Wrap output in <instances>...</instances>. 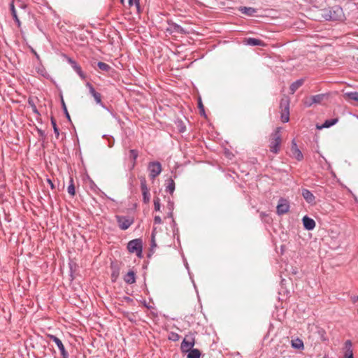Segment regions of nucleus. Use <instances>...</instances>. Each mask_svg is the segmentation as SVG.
<instances>
[{
	"label": "nucleus",
	"instance_id": "nucleus-53",
	"mask_svg": "<svg viewBox=\"0 0 358 358\" xmlns=\"http://www.w3.org/2000/svg\"><path fill=\"white\" fill-rule=\"evenodd\" d=\"M180 132H183V131H184V130L181 129H180Z\"/></svg>",
	"mask_w": 358,
	"mask_h": 358
},
{
	"label": "nucleus",
	"instance_id": "nucleus-22",
	"mask_svg": "<svg viewBox=\"0 0 358 358\" xmlns=\"http://www.w3.org/2000/svg\"><path fill=\"white\" fill-rule=\"evenodd\" d=\"M303 84V80L299 79L292 83L289 90L292 94H294L302 85Z\"/></svg>",
	"mask_w": 358,
	"mask_h": 358
},
{
	"label": "nucleus",
	"instance_id": "nucleus-4",
	"mask_svg": "<svg viewBox=\"0 0 358 358\" xmlns=\"http://www.w3.org/2000/svg\"><path fill=\"white\" fill-rule=\"evenodd\" d=\"M127 249L131 253H136L137 257H142L143 241L141 238L130 241L127 244Z\"/></svg>",
	"mask_w": 358,
	"mask_h": 358
},
{
	"label": "nucleus",
	"instance_id": "nucleus-33",
	"mask_svg": "<svg viewBox=\"0 0 358 358\" xmlns=\"http://www.w3.org/2000/svg\"><path fill=\"white\" fill-rule=\"evenodd\" d=\"M51 124L53 127L54 133H55L56 137L58 138L59 135V129L57 126L56 121L53 117H51Z\"/></svg>",
	"mask_w": 358,
	"mask_h": 358
},
{
	"label": "nucleus",
	"instance_id": "nucleus-41",
	"mask_svg": "<svg viewBox=\"0 0 358 358\" xmlns=\"http://www.w3.org/2000/svg\"><path fill=\"white\" fill-rule=\"evenodd\" d=\"M162 218L159 216H158V215L155 216V217H154V223L155 224H159L162 223Z\"/></svg>",
	"mask_w": 358,
	"mask_h": 358
},
{
	"label": "nucleus",
	"instance_id": "nucleus-34",
	"mask_svg": "<svg viewBox=\"0 0 358 358\" xmlns=\"http://www.w3.org/2000/svg\"><path fill=\"white\" fill-rule=\"evenodd\" d=\"M169 339L173 341H178L180 339V335L175 332H171L169 336Z\"/></svg>",
	"mask_w": 358,
	"mask_h": 358
},
{
	"label": "nucleus",
	"instance_id": "nucleus-46",
	"mask_svg": "<svg viewBox=\"0 0 358 358\" xmlns=\"http://www.w3.org/2000/svg\"><path fill=\"white\" fill-rule=\"evenodd\" d=\"M62 358H69V352H64L63 354H61Z\"/></svg>",
	"mask_w": 358,
	"mask_h": 358
},
{
	"label": "nucleus",
	"instance_id": "nucleus-51",
	"mask_svg": "<svg viewBox=\"0 0 358 358\" xmlns=\"http://www.w3.org/2000/svg\"><path fill=\"white\" fill-rule=\"evenodd\" d=\"M265 215H266V214H265V213H261V216H262V217L265 216Z\"/></svg>",
	"mask_w": 358,
	"mask_h": 358
},
{
	"label": "nucleus",
	"instance_id": "nucleus-49",
	"mask_svg": "<svg viewBox=\"0 0 358 358\" xmlns=\"http://www.w3.org/2000/svg\"><path fill=\"white\" fill-rule=\"evenodd\" d=\"M152 247H156V243H155V241L154 240V236H152Z\"/></svg>",
	"mask_w": 358,
	"mask_h": 358
},
{
	"label": "nucleus",
	"instance_id": "nucleus-3",
	"mask_svg": "<svg viewBox=\"0 0 358 358\" xmlns=\"http://www.w3.org/2000/svg\"><path fill=\"white\" fill-rule=\"evenodd\" d=\"M280 109L281 113L280 119L284 123L289 120V99L288 97H283L280 102Z\"/></svg>",
	"mask_w": 358,
	"mask_h": 358
},
{
	"label": "nucleus",
	"instance_id": "nucleus-39",
	"mask_svg": "<svg viewBox=\"0 0 358 358\" xmlns=\"http://www.w3.org/2000/svg\"><path fill=\"white\" fill-rule=\"evenodd\" d=\"M129 4L130 6H136L138 9L140 6L139 0H129Z\"/></svg>",
	"mask_w": 358,
	"mask_h": 358
},
{
	"label": "nucleus",
	"instance_id": "nucleus-17",
	"mask_svg": "<svg viewBox=\"0 0 358 358\" xmlns=\"http://www.w3.org/2000/svg\"><path fill=\"white\" fill-rule=\"evenodd\" d=\"M238 10L248 16H253L256 13V9L252 7L241 6Z\"/></svg>",
	"mask_w": 358,
	"mask_h": 358
},
{
	"label": "nucleus",
	"instance_id": "nucleus-35",
	"mask_svg": "<svg viewBox=\"0 0 358 358\" xmlns=\"http://www.w3.org/2000/svg\"><path fill=\"white\" fill-rule=\"evenodd\" d=\"M62 109L65 113V115L66 117V118L69 120V121H71V117H70V115L67 110V108H66V106L64 101L63 99H62Z\"/></svg>",
	"mask_w": 358,
	"mask_h": 358
},
{
	"label": "nucleus",
	"instance_id": "nucleus-48",
	"mask_svg": "<svg viewBox=\"0 0 358 358\" xmlns=\"http://www.w3.org/2000/svg\"><path fill=\"white\" fill-rule=\"evenodd\" d=\"M38 134H39V135H40L41 136H43H43H45V133H44V131H42V130H38Z\"/></svg>",
	"mask_w": 358,
	"mask_h": 358
},
{
	"label": "nucleus",
	"instance_id": "nucleus-28",
	"mask_svg": "<svg viewBox=\"0 0 358 358\" xmlns=\"http://www.w3.org/2000/svg\"><path fill=\"white\" fill-rule=\"evenodd\" d=\"M138 156V152L137 150H129V158L133 160V164L132 166L134 167L136 164V160Z\"/></svg>",
	"mask_w": 358,
	"mask_h": 358
},
{
	"label": "nucleus",
	"instance_id": "nucleus-26",
	"mask_svg": "<svg viewBox=\"0 0 358 358\" xmlns=\"http://www.w3.org/2000/svg\"><path fill=\"white\" fill-rule=\"evenodd\" d=\"M140 182H141V189L142 193L150 192V189L148 187L147 182L145 178L143 176L139 177Z\"/></svg>",
	"mask_w": 358,
	"mask_h": 358
},
{
	"label": "nucleus",
	"instance_id": "nucleus-37",
	"mask_svg": "<svg viewBox=\"0 0 358 358\" xmlns=\"http://www.w3.org/2000/svg\"><path fill=\"white\" fill-rule=\"evenodd\" d=\"M143 200L145 203H148L150 200V192L142 193Z\"/></svg>",
	"mask_w": 358,
	"mask_h": 358
},
{
	"label": "nucleus",
	"instance_id": "nucleus-27",
	"mask_svg": "<svg viewBox=\"0 0 358 358\" xmlns=\"http://www.w3.org/2000/svg\"><path fill=\"white\" fill-rule=\"evenodd\" d=\"M67 192L72 196H75V194H76L75 185L73 183V179L72 178H70V181H69V185L67 188Z\"/></svg>",
	"mask_w": 358,
	"mask_h": 358
},
{
	"label": "nucleus",
	"instance_id": "nucleus-32",
	"mask_svg": "<svg viewBox=\"0 0 358 358\" xmlns=\"http://www.w3.org/2000/svg\"><path fill=\"white\" fill-rule=\"evenodd\" d=\"M198 108L199 109L200 115L206 117V115L205 110H204V106L202 103V101H201V98H199L198 100Z\"/></svg>",
	"mask_w": 358,
	"mask_h": 358
},
{
	"label": "nucleus",
	"instance_id": "nucleus-25",
	"mask_svg": "<svg viewBox=\"0 0 358 358\" xmlns=\"http://www.w3.org/2000/svg\"><path fill=\"white\" fill-rule=\"evenodd\" d=\"M292 347L296 350H302L304 348L303 342L299 338L292 341Z\"/></svg>",
	"mask_w": 358,
	"mask_h": 358
},
{
	"label": "nucleus",
	"instance_id": "nucleus-44",
	"mask_svg": "<svg viewBox=\"0 0 358 358\" xmlns=\"http://www.w3.org/2000/svg\"><path fill=\"white\" fill-rule=\"evenodd\" d=\"M47 182L50 184L51 189H54L55 185H54L53 182H52V180L50 179H48Z\"/></svg>",
	"mask_w": 358,
	"mask_h": 358
},
{
	"label": "nucleus",
	"instance_id": "nucleus-52",
	"mask_svg": "<svg viewBox=\"0 0 358 358\" xmlns=\"http://www.w3.org/2000/svg\"><path fill=\"white\" fill-rule=\"evenodd\" d=\"M34 52L35 56H36L37 57H38V55H37V53H36V52H34Z\"/></svg>",
	"mask_w": 358,
	"mask_h": 358
},
{
	"label": "nucleus",
	"instance_id": "nucleus-40",
	"mask_svg": "<svg viewBox=\"0 0 358 358\" xmlns=\"http://www.w3.org/2000/svg\"><path fill=\"white\" fill-rule=\"evenodd\" d=\"M10 10L12 15L17 13L13 1H12L11 3H10Z\"/></svg>",
	"mask_w": 358,
	"mask_h": 358
},
{
	"label": "nucleus",
	"instance_id": "nucleus-20",
	"mask_svg": "<svg viewBox=\"0 0 358 358\" xmlns=\"http://www.w3.org/2000/svg\"><path fill=\"white\" fill-rule=\"evenodd\" d=\"M338 121V118H333L324 121V122L320 127H317L318 129H324V128H329L334 124H336Z\"/></svg>",
	"mask_w": 358,
	"mask_h": 358
},
{
	"label": "nucleus",
	"instance_id": "nucleus-18",
	"mask_svg": "<svg viewBox=\"0 0 358 358\" xmlns=\"http://www.w3.org/2000/svg\"><path fill=\"white\" fill-rule=\"evenodd\" d=\"M176 184L172 178H169L166 180V188L165 191L166 192L170 193L171 194H173L175 190Z\"/></svg>",
	"mask_w": 358,
	"mask_h": 358
},
{
	"label": "nucleus",
	"instance_id": "nucleus-10",
	"mask_svg": "<svg viewBox=\"0 0 358 358\" xmlns=\"http://www.w3.org/2000/svg\"><path fill=\"white\" fill-rule=\"evenodd\" d=\"M325 96L326 95L324 94L310 96V97L307 98L306 101H305V105L307 106H310L313 103H320L324 100Z\"/></svg>",
	"mask_w": 358,
	"mask_h": 358
},
{
	"label": "nucleus",
	"instance_id": "nucleus-31",
	"mask_svg": "<svg viewBox=\"0 0 358 358\" xmlns=\"http://www.w3.org/2000/svg\"><path fill=\"white\" fill-rule=\"evenodd\" d=\"M112 273H111V278L113 282H115L117 278L119 276L120 274V269L117 267H113L112 266Z\"/></svg>",
	"mask_w": 358,
	"mask_h": 358
},
{
	"label": "nucleus",
	"instance_id": "nucleus-11",
	"mask_svg": "<svg viewBox=\"0 0 358 358\" xmlns=\"http://www.w3.org/2000/svg\"><path fill=\"white\" fill-rule=\"evenodd\" d=\"M68 62L71 64V67L73 70L79 75V76L83 79H85V75L83 72L80 66L71 57L67 58Z\"/></svg>",
	"mask_w": 358,
	"mask_h": 358
},
{
	"label": "nucleus",
	"instance_id": "nucleus-24",
	"mask_svg": "<svg viewBox=\"0 0 358 358\" xmlns=\"http://www.w3.org/2000/svg\"><path fill=\"white\" fill-rule=\"evenodd\" d=\"M201 355V353L199 350L193 348L187 351V358H200Z\"/></svg>",
	"mask_w": 358,
	"mask_h": 358
},
{
	"label": "nucleus",
	"instance_id": "nucleus-29",
	"mask_svg": "<svg viewBox=\"0 0 358 358\" xmlns=\"http://www.w3.org/2000/svg\"><path fill=\"white\" fill-rule=\"evenodd\" d=\"M345 96L351 100L358 102V92H351L345 94Z\"/></svg>",
	"mask_w": 358,
	"mask_h": 358
},
{
	"label": "nucleus",
	"instance_id": "nucleus-43",
	"mask_svg": "<svg viewBox=\"0 0 358 358\" xmlns=\"http://www.w3.org/2000/svg\"><path fill=\"white\" fill-rule=\"evenodd\" d=\"M167 206H168V208H169V210H173V203L172 201H169Z\"/></svg>",
	"mask_w": 358,
	"mask_h": 358
},
{
	"label": "nucleus",
	"instance_id": "nucleus-14",
	"mask_svg": "<svg viewBox=\"0 0 358 358\" xmlns=\"http://www.w3.org/2000/svg\"><path fill=\"white\" fill-rule=\"evenodd\" d=\"M48 336L50 338V340H52L57 345V348H59L61 354H63L64 352H67V351L65 349V347L64 344L62 343V341L57 338L55 335L49 334Z\"/></svg>",
	"mask_w": 358,
	"mask_h": 358
},
{
	"label": "nucleus",
	"instance_id": "nucleus-55",
	"mask_svg": "<svg viewBox=\"0 0 358 358\" xmlns=\"http://www.w3.org/2000/svg\"><path fill=\"white\" fill-rule=\"evenodd\" d=\"M357 313H358V310H357Z\"/></svg>",
	"mask_w": 358,
	"mask_h": 358
},
{
	"label": "nucleus",
	"instance_id": "nucleus-30",
	"mask_svg": "<svg viewBox=\"0 0 358 358\" xmlns=\"http://www.w3.org/2000/svg\"><path fill=\"white\" fill-rule=\"evenodd\" d=\"M97 66L100 70L105 72H108L110 69V66L108 64L102 62H99Z\"/></svg>",
	"mask_w": 358,
	"mask_h": 358
},
{
	"label": "nucleus",
	"instance_id": "nucleus-36",
	"mask_svg": "<svg viewBox=\"0 0 358 358\" xmlns=\"http://www.w3.org/2000/svg\"><path fill=\"white\" fill-rule=\"evenodd\" d=\"M160 207V199L158 197H156L154 199V208L156 211H159Z\"/></svg>",
	"mask_w": 358,
	"mask_h": 358
},
{
	"label": "nucleus",
	"instance_id": "nucleus-5",
	"mask_svg": "<svg viewBox=\"0 0 358 358\" xmlns=\"http://www.w3.org/2000/svg\"><path fill=\"white\" fill-rule=\"evenodd\" d=\"M148 169L150 172V178L154 180L158 176L162 171V164L159 162H151L148 164Z\"/></svg>",
	"mask_w": 358,
	"mask_h": 358
},
{
	"label": "nucleus",
	"instance_id": "nucleus-8",
	"mask_svg": "<svg viewBox=\"0 0 358 358\" xmlns=\"http://www.w3.org/2000/svg\"><path fill=\"white\" fill-rule=\"evenodd\" d=\"M116 220L119 227L122 230L127 229L133 223V220L125 216L117 215Z\"/></svg>",
	"mask_w": 358,
	"mask_h": 358
},
{
	"label": "nucleus",
	"instance_id": "nucleus-38",
	"mask_svg": "<svg viewBox=\"0 0 358 358\" xmlns=\"http://www.w3.org/2000/svg\"><path fill=\"white\" fill-rule=\"evenodd\" d=\"M28 103L31 106L34 113H35L36 114H39V113H38V110L36 108V106H35L33 100L29 99Z\"/></svg>",
	"mask_w": 358,
	"mask_h": 358
},
{
	"label": "nucleus",
	"instance_id": "nucleus-12",
	"mask_svg": "<svg viewBox=\"0 0 358 358\" xmlns=\"http://www.w3.org/2000/svg\"><path fill=\"white\" fill-rule=\"evenodd\" d=\"M301 195L308 203L311 205L315 203V196L310 190L307 189H302Z\"/></svg>",
	"mask_w": 358,
	"mask_h": 358
},
{
	"label": "nucleus",
	"instance_id": "nucleus-9",
	"mask_svg": "<svg viewBox=\"0 0 358 358\" xmlns=\"http://www.w3.org/2000/svg\"><path fill=\"white\" fill-rule=\"evenodd\" d=\"M85 85L89 90L90 94L94 97L96 103L104 108L105 106L101 101V94L95 90L90 83L87 82Z\"/></svg>",
	"mask_w": 358,
	"mask_h": 358
},
{
	"label": "nucleus",
	"instance_id": "nucleus-50",
	"mask_svg": "<svg viewBox=\"0 0 358 358\" xmlns=\"http://www.w3.org/2000/svg\"><path fill=\"white\" fill-rule=\"evenodd\" d=\"M173 210H170L169 213V217H172V215H173V213H172Z\"/></svg>",
	"mask_w": 358,
	"mask_h": 358
},
{
	"label": "nucleus",
	"instance_id": "nucleus-7",
	"mask_svg": "<svg viewBox=\"0 0 358 358\" xmlns=\"http://www.w3.org/2000/svg\"><path fill=\"white\" fill-rule=\"evenodd\" d=\"M290 156L299 162L302 161L303 159V155L301 151L298 148L295 139L292 141Z\"/></svg>",
	"mask_w": 358,
	"mask_h": 358
},
{
	"label": "nucleus",
	"instance_id": "nucleus-54",
	"mask_svg": "<svg viewBox=\"0 0 358 358\" xmlns=\"http://www.w3.org/2000/svg\"><path fill=\"white\" fill-rule=\"evenodd\" d=\"M20 6L21 8H24V6H23L22 4H21Z\"/></svg>",
	"mask_w": 358,
	"mask_h": 358
},
{
	"label": "nucleus",
	"instance_id": "nucleus-19",
	"mask_svg": "<svg viewBox=\"0 0 358 358\" xmlns=\"http://www.w3.org/2000/svg\"><path fill=\"white\" fill-rule=\"evenodd\" d=\"M345 345L346 351L345 352L343 358H354L351 341L350 340L346 341Z\"/></svg>",
	"mask_w": 358,
	"mask_h": 358
},
{
	"label": "nucleus",
	"instance_id": "nucleus-16",
	"mask_svg": "<svg viewBox=\"0 0 358 358\" xmlns=\"http://www.w3.org/2000/svg\"><path fill=\"white\" fill-rule=\"evenodd\" d=\"M124 280L127 284H133L136 282V273L133 271H129L124 276Z\"/></svg>",
	"mask_w": 358,
	"mask_h": 358
},
{
	"label": "nucleus",
	"instance_id": "nucleus-15",
	"mask_svg": "<svg viewBox=\"0 0 358 358\" xmlns=\"http://www.w3.org/2000/svg\"><path fill=\"white\" fill-rule=\"evenodd\" d=\"M302 221L304 228L307 230H313L315 227V220L308 216H304Z\"/></svg>",
	"mask_w": 358,
	"mask_h": 358
},
{
	"label": "nucleus",
	"instance_id": "nucleus-2",
	"mask_svg": "<svg viewBox=\"0 0 358 358\" xmlns=\"http://www.w3.org/2000/svg\"><path fill=\"white\" fill-rule=\"evenodd\" d=\"M196 343L195 334L189 332L185 335L183 341L181 343L180 350L182 353H187L189 350L193 349Z\"/></svg>",
	"mask_w": 358,
	"mask_h": 358
},
{
	"label": "nucleus",
	"instance_id": "nucleus-13",
	"mask_svg": "<svg viewBox=\"0 0 358 358\" xmlns=\"http://www.w3.org/2000/svg\"><path fill=\"white\" fill-rule=\"evenodd\" d=\"M169 27L167 28V31L169 32H175L178 34H185V30L179 24L173 22H168Z\"/></svg>",
	"mask_w": 358,
	"mask_h": 358
},
{
	"label": "nucleus",
	"instance_id": "nucleus-6",
	"mask_svg": "<svg viewBox=\"0 0 358 358\" xmlns=\"http://www.w3.org/2000/svg\"><path fill=\"white\" fill-rule=\"evenodd\" d=\"M289 210V201L284 199L280 198L278 201V203L276 207V211L278 215H281L287 213Z\"/></svg>",
	"mask_w": 358,
	"mask_h": 358
},
{
	"label": "nucleus",
	"instance_id": "nucleus-47",
	"mask_svg": "<svg viewBox=\"0 0 358 358\" xmlns=\"http://www.w3.org/2000/svg\"><path fill=\"white\" fill-rule=\"evenodd\" d=\"M352 301L353 303H356L357 301H358V296H353L352 298Z\"/></svg>",
	"mask_w": 358,
	"mask_h": 358
},
{
	"label": "nucleus",
	"instance_id": "nucleus-42",
	"mask_svg": "<svg viewBox=\"0 0 358 358\" xmlns=\"http://www.w3.org/2000/svg\"><path fill=\"white\" fill-rule=\"evenodd\" d=\"M13 16V20H15V22L17 23V26L20 27V21L17 17V13L14 14L12 15Z\"/></svg>",
	"mask_w": 358,
	"mask_h": 358
},
{
	"label": "nucleus",
	"instance_id": "nucleus-1",
	"mask_svg": "<svg viewBox=\"0 0 358 358\" xmlns=\"http://www.w3.org/2000/svg\"><path fill=\"white\" fill-rule=\"evenodd\" d=\"M280 133L281 128L277 127L276 129L271 135L269 149L270 151L274 154H278L280 150L282 143V137Z\"/></svg>",
	"mask_w": 358,
	"mask_h": 358
},
{
	"label": "nucleus",
	"instance_id": "nucleus-45",
	"mask_svg": "<svg viewBox=\"0 0 358 358\" xmlns=\"http://www.w3.org/2000/svg\"><path fill=\"white\" fill-rule=\"evenodd\" d=\"M134 317L135 315L133 313L128 316V319L131 322H134L135 320Z\"/></svg>",
	"mask_w": 358,
	"mask_h": 358
},
{
	"label": "nucleus",
	"instance_id": "nucleus-21",
	"mask_svg": "<svg viewBox=\"0 0 358 358\" xmlns=\"http://www.w3.org/2000/svg\"><path fill=\"white\" fill-rule=\"evenodd\" d=\"M335 8H336V10H330L329 11V13L328 15V17L326 16L327 20H337V16H336V13H341L342 9L340 7H336Z\"/></svg>",
	"mask_w": 358,
	"mask_h": 358
},
{
	"label": "nucleus",
	"instance_id": "nucleus-23",
	"mask_svg": "<svg viewBox=\"0 0 358 358\" xmlns=\"http://www.w3.org/2000/svg\"><path fill=\"white\" fill-rule=\"evenodd\" d=\"M246 43L249 45L256 46V45H263L264 42L255 38H248L246 39Z\"/></svg>",
	"mask_w": 358,
	"mask_h": 358
}]
</instances>
